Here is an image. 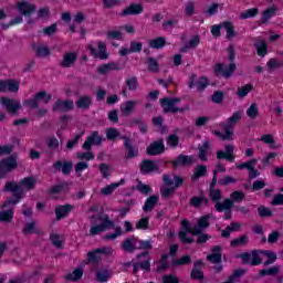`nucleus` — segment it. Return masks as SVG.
Segmentation results:
<instances>
[{"label": "nucleus", "instance_id": "40", "mask_svg": "<svg viewBox=\"0 0 283 283\" xmlns=\"http://www.w3.org/2000/svg\"><path fill=\"white\" fill-rule=\"evenodd\" d=\"M200 45V36L193 35L188 43L181 49V52H187V50H193V48H198Z\"/></svg>", "mask_w": 283, "mask_h": 283}, {"label": "nucleus", "instance_id": "32", "mask_svg": "<svg viewBox=\"0 0 283 283\" xmlns=\"http://www.w3.org/2000/svg\"><path fill=\"white\" fill-rule=\"evenodd\" d=\"M233 201L231 199H226L223 202L218 201L214 205V209H217V211L222 212V211H231V209H233Z\"/></svg>", "mask_w": 283, "mask_h": 283}, {"label": "nucleus", "instance_id": "30", "mask_svg": "<svg viewBox=\"0 0 283 283\" xmlns=\"http://www.w3.org/2000/svg\"><path fill=\"white\" fill-rule=\"evenodd\" d=\"M33 50L36 56H40L41 59H45V56H50L51 54L50 48H48V45L45 44H35L33 46Z\"/></svg>", "mask_w": 283, "mask_h": 283}, {"label": "nucleus", "instance_id": "19", "mask_svg": "<svg viewBox=\"0 0 283 283\" xmlns=\"http://www.w3.org/2000/svg\"><path fill=\"white\" fill-rule=\"evenodd\" d=\"M254 48L259 56L264 57L269 54V43L264 41L262 38H256V42L254 43Z\"/></svg>", "mask_w": 283, "mask_h": 283}, {"label": "nucleus", "instance_id": "22", "mask_svg": "<svg viewBox=\"0 0 283 283\" xmlns=\"http://www.w3.org/2000/svg\"><path fill=\"white\" fill-rule=\"evenodd\" d=\"M2 171H12V169H17V156H10L3 158L1 161Z\"/></svg>", "mask_w": 283, "mask_h": 283}, {"label": "nucleus", "instance_id": "11", "mask_svg": "<svg viewBox=\"0 0 283 283\" xmlns=\"http://www.w3.org/2000/svg\"><path fill=\"white\" fill-rule=\"evenodd\" d=\"M112 253H114V249L111 247L99 248L93 252H88L87 259L92 264H97V262H101V255H112Z\"/></svg>", "mask_w": 283, "mask_h": 283}, {"label": "nucleus", "instance_id": "14", "mask_svg": "<svg viewBox=\"0 0 283 283\" xmlns=\"http://www.w3.org/2000/svg\"><path fill=\"white\" fill-rule=\"evenodd\" d=\"M2 106L6 107L9 114H17L21 109V103L17 99H10L7 97L1 98Z\"/></svg>", "mask_w": 283, "mask_h": 283}, {"label": "nucleus", "instance_id": "51", "mask_svg": "<svg viewBox=\"0 0 283 283\" xmlns=\"http://www.w3.org/2000/svg\"><path fill=\"white\" fill-rule=\"evenodd\" d=\"M165 38H157L149 41V45L154 48L155 50H160V48H165L166 44Z\"/></svg>", "mask_w": 283, "mask_h": 283}, {"label": "nucleus", "instance_id": "63", "mask_svg": "<svg viewBox=\"0 0 283 283\" xmlns=\"http://www.w3.org/2000/svg\"><path fill=\"white\" fill-rule=\"evenodd\" d=\"M255 14H258V9L252 8V9H248L247 11L242 12L241 18L251 19V18L255 17Z\"/></svg>", "mask_w": 283, "mask_h": 283}, {"label": "nucleus", "instance_id": "38", "mask_svg": "<svg viewBox=\"0 0 283 283\" xmlns=\"http://www.w3.org/2000/svg\"><path fill=\"white\" fill-rule=\"evenodd\" d=\"M211 147V142L206 140L201 146H199V158L200 160L207 161V154Z\"/></svg>", "mask_w": 283, "mask_h": 283}, {"label": "nucleus", "instance_id": "17", "mask_svg": "<svg viewBox=\"0 0 283 283\" xmlns=\"http://www.w3.org/2000/svg\"><path fill=\"white\" fill-rule=\"evenodd\" d=\"M234 149L235 147L233 145H226V150H219L217 153L218 160H222V158H224L226 160L233 163V160H235V157L233 156Z\"/></svg>", "mask_w": 283, "mask_h": 283}, {"label": "nucleus", "instance_id": "1", "mask_svg": "<svg viewBox=\"0 0 283 283\" xmlns=\"http://www.w3.org/2000/svg\"><path fill=\"white\" fill-rule=\"evenodd\" d=\"M36 187V178L34 177H25L20 184L17 181H9L4 186V191H11L13 193V198L7 200L1 209V222H12V218H14V207L25 198V189L30 191Z\"/></svg>", "mask_w": 283, "mask_h": 283}, {"label": "nucleus", "instance_id": "29", "mask_svg": "<svg viewBox=\"0 0 283 283\" xmlns=\"http://www.w3.org/2000/svg\"><path fill=\"white\" fill-rule=\"evenodd\" d=\"M221 248L219 245H216L212 248V254L207 256V260L209 262H212V264H219V262H222V254L220 253Z\"/></svg>", "mask_w": 283, "mask_h": 283}, {"label": "nucleus", "instance_id": "52", "mask_svg": "<svg viewBox=\"0 0 283 283\" xmlns=\"http://www.w3.org/2000/svg\"><path fill=\"white\" fill-rule=\"evenodd\" d=\"M61 167H62V172L67 176L70 171H72L73 165L72 163H64V164H62L61 161L55 163V169H61Z\"/></svg>", "mask_w": 283, "mask_h": 283}, {"label": "nucleus", "instance_id": "43", "mask_svg": "<svg viewBox=\"0 0 283 283\" xmlns=\"http://www.w3.org/2000/svg\"><path fill=\"white\" fill-rule=\"evenodd\" d=\"M157 203H158V196H151L146 200L143 207V210L146 212L151 211Z\"/></svg>", "mask_w": 283, "mask_h": 283}, {"label": "nucleus", "instance_id": "13", "mask_svg": "<svg viewBox=\"0 0 283 283\" xmlns=\"http://www.w3.org/2000/svg\"><path fill=\"white\" fill-rule=\"evenodd\" d=\"M21 84L17 80H4L1 82V92H9L10 94H17Z\"/></svg>", "mask_w": 283, "mask_h": 283}, {"label": "nucleus", "instance_id": "44", "mask_svg": "<svg viewBox=\"0 0 283 283\" xmlns=\"http://www.w3.org/2000/svg\"><path fill=\"white\" fill-rule=\"evenodd\" d=\"M224 171H227V168H224V165L218 164L216 169L213 170V178L210 186L211 189H213L216 187V182H218V174H224Z\"/></svg>", "mask_w": 283, "mask_h": 283}, {"label": "nucleus", "instance_id": "21", "mask_svg": "<svg viewBox=\"0 0 283 283\" xmlns=\"http://www.w3.org/2000/svg\"><path fill=\"white\" fill-rule=\"evenodd\" d=\"M74 108V102L73 101H57L54 106V112H70V109Z\"/></svg>", "mask_w": 283, "mask_h": 283}, {"label": "nucleus", "instance_id": "23", "mask_svg": "<svg viewBox=\"0 0 283 283\" xmlns=\"http://www.w3.org/2000/svg\"><path fill=\"white\" fill-rule=\"evenodd\" d=\"M123 185H125V179H120L118 182L111 184V185L102 188L101 193H102V196H112V193H114V191H116V189H118V187H123Z\"/></svg>", "mask_w": 283, "mask_h": 283}, {"label": "nucleus", "instance_id": "24", "mask_svg": "<svg viewBox=\"0 0 283 283\" xmlns=\"http://www.w3.org/2000/svg\"><path fill=\"white\" fill-rule=\"evenodd\" d=\"M136 105H138V101H127L120 105V112L123 116H129L136 109Z\"/></svg>", "mask_w": 283, "mask_h": 283}, {"label": "nucleus", "instance_id": "47", "mask_svg": "<svg viewBox=\"0 0 283 283\" xmlns=\"http://www.w3.org/2000/svg\"><path fill=\"white\" fill-rule=\"evenodd\" d=\"M167 260H169V254H163L161 260L157 263L156 268V271H158V273H161V271H165L167 266H169Z\"/></svg>", "mask_w": 283, "mask_h": 283}, {"label": "nucleus", "instance_id": "39", "mask_svg": "<svg viewBox=\"0 0 283 283\" xmlns=\"http://www.w3.org/2000/svg\"><path fill=\"white\" fill-rule=\"evenodd\" d=\"M122 247H123L124 251L132 253V251H134V249H138V240L126 239Z\"/></svg>", "mask_w": 283, "mask_h": 283}, {"label": "nucleus", "instance_id": "6", "mask_svg": "<svg viewBox=\"0 0 283 283\" xmlns=\"http://www.w3.org/2000/svg\"><path fill=\"white\" fill-rule=\"evenodd\" d=\"M229 56L231 61L229 66L224 64H217L214 67V73L220 76H224V78H229V76H231V74H233L237 69L235 63H233V59H235V54L233 53V50L229 51Z\"/></svg>", "mask_w": 283, "mask_h": 283}, {"label": "nucleus", "instance_id": "10", "mask_svg": "<svg viewBox=\"0 0 283 283\" xmlns=\"http://www.w3.org/2000/svg\"><path fill=\"white\" fill-rule=\"evenodd\" d=\"M49 101H52V95L48 94L45 91H41L32 99L25 101L24 105L36 108L41 103L48 104Z\"/></svg>", "mask_w": 283, "mask_h": 283}, {"label": "nucleus", "instance_id": "54", "mask_svg": "<svg viewBox=\"0 0 283 283\" xmlns=\"http://www.w3.org/2000/svg\"><path fill=\"white\" fill-rule=\"evenodd\" d=\"M51 242L56 249H63V237L59 234H51Z\"/></svg>", "mask_w": 283, "mask_h": 283}, {"label": "nucleus", "instance_id": "35", "mask_svg": "<svg viewBox=\"0 0 283 283\" xmlns=\"http://www.w3.org/2000/svg\"><path fill=\"white\" fill-rule=\"evenodd\" d=\"M123 139H124V145L127 149L128 158H136V156H138V148L132 146V140H129V138L123 137Z\"/></svg>", "mask_w": 283, "mask_h": 283}, {"label": "nucleus", "instance_id": "8", "mask_svg": "<svg viewBox=\"0 0 283 283\" xmlns=\"http://www.w3.org/2000/svg\"><path fill=\"white\" fill-rule=\"evenodd\" d=\"M96 46L94 43L87 44V50L91 52L92 56L95 59H101V61H105L109 59V54L107 53V48L105 46L104 42H96Z\"/></svg>", "mask_w": 283, "mask_h": 283}, {"label": "nucleus", "instance_id": "56", "mask_svg": "<svg viewBox=\"0 0 283 283\" xmlns=\"http://www.w3.org/2000/svg\"><path fill=\"white\" fill-rule=\"evenodd\" d=\"M120 136V133L116 128L106 129V138L107 140H116Z\"/></svg>", "mask_w": 283, "mask_h": 283}, {"label": "nucleus", "instance_id": "26", "mask_svg": "<svg viewBox=\"0 0 283 283\" xmlns=\"http://www.w3.org/2000/svg\"><path fill=\"white\" fill-rule=\"evenodd\" d=\"M76 59H78V55L76 53H65L61 63L62 67H72L73 63H76Z\"/></svg>", "mask_w": 283, "mask_h": 283}, {"label": "nucleus", "instance_id": "46", "mask_svg": "<svg viewBox=\"0 0 283 283\" xmlns=\"http://www.w3.org/2000/svg\"><path fill=\"white\" fill-rule=\"evenodd\" d=\"M76 105L81 109H87V107L92 105V98L90 96H82L78 101H76Z\"/></svg>", "mask_w": 283, "mask_h": 283}, {"label": "nucleus", "instance_id": "31", "mask_svg": "<svg viewBox=\"0 0 283 283\" xmlns=\"http://www.w3.org/2000/svg\"><path fill=\"white\" fill-rule=\"evenodd\" d=\"M70 211H72L71 205L57 206L55 208V214H56L57 220H62V218L67 217Z\"/></svg>", "mask_w": 283, "mask_h": 283}, {"label": "nucleus", "instance_id": "53", "mask_svg": "<svg viewBox=\"0 0 283 283\" xmlns=\"http://www.w3.org/2000/svg\"><path fill=\"white\" fill-rule=\"evenodd\" d=\"M207 174V166H198L196 169H195V172L192 175V180H198V178H202V176H206Z\"/></svg>", "mask_w": 283, "mask_h": 283}, {"label": "nucleus", "instance_id": "57", "mask_svg": "<svg viewBox=\"0 0 283 283\" xmlns=\"http://www.w3.org/2000/svg\"><path fill=\"white\" fill-rule=\"evenodd\" d=\"M249 242L247 235H242L238 239H234L230 242L231 247H244Z\"/></svg>", "mask_w": 283, "mask_h": 283}, {"label": "nucleus", "instance_id": "36", "mask_svg": "<svg viewBox=\"0 0 283 283\" xmlns=\"http://www.w3.org/2000/svg\"><path fill=\"white\" fill-rule=\"evenodd\" d=\"M261 255H262L263 260H266L264 262L265 266H269V264H273L275 262V260H277V255L273 251L262 250Z\"/></svg>", "mask_w": 283, "mask_h": 283}, {"label": "nucleus", "instance_id": "34", "mask_svg": "<svg viewBox=\"0 0 283 283\" xmlns=\"http://www.w3.org/2000/svg\"><path fill=\"white\" fill-rule=\"evenodd\" d=\"M112 70H119V66L116 62H111L97 66L98 74H108L109 72H112Z\"/></svg>", "mask_w": 283, "mask_h": 283}, {"label": "nucleus", "instance_id": "12", "mask_svg": "<svg viewBox=\"0 0 283 283\" xmlns=\"http://www.w3.org/2000/svg\"><path fill=\"white\" fill-rule=\"evenodd\" d=\"M15 8L22 17H32L36 12V6L28 0L19 1Z\"/></svg>", "mask_w": 283, "mask_h": 283}, {"label": "nucleus", "instance_id": "33", "mask_svg": "<svg viewBox=\"0 0 283 283\" xmlns=\"http://www.w3.org/2000/svg\"><path fill=\"white\" fill-rule=\"evenodd\" d=\"M275 14H277V8L270 7L268 10L261 13L262 23H268L271 19H273V17H275Z\"/></svg>", "mask_w": 283, "mask_h": 283}, {"label": "nucleus", "instance_id": "25", "mask_svg": "<svg viewBox=\"0 0 283 283\" xmlns=\"http://www.w3.org/2000/svg\"><path fill=\"white\" fill-rule=\"evenodd\" d=\"M196 163V158L193 156H185L180 155L172 161L174 167H180L182 165H192Z\"/></svg>", "mask_w": 283, "mask_h": 283}, {"label": "nucleus", "instance_id": "20", "mask_svg": "<svg viewBox=\"0 0 283 283\" xmlns=\"http://www.w3.org/2000/svg\"><path fill=\"white\" fill-rule=\"evenodd\" d=\"M146 151L148 156H158V154L165 151V144H163V140L155 142L147 147Z\"/></svg>", "mask_w": 283, "mask_h": 283}, {"label": "nucleus", "instance_id": "49", "mask_svg": "<svg viewBox=\"0 0 283 283\" xmlns=\"http://www.w3.org/2000/svg\"><path fill=\"white\" fill-rule=\"evenodd\" d=\"M253 90V85L251 84H245L243 86H241L239 90H238V93L237 95L239 96V98H244L245 96L249 95V93Z\"/></svg>", "mask_w": 283, "mask_h": 283}, {"label": "nucleus", "instance_id": "37", "mask_svg": "<svg viewBox=\"0 0 283 283\" xmlns=\"http://www.w3.org/2000/svg\"><path fill=\"white\" fill-rule=\"evenodd\" d=\"M200 269H202V261H197L193 270L191 271V277L193 280H202V277H205V274H202Z\"/></svg>", "mask_w": 283, "mask_h": 283}, {"label": "nucleus", "instance_id": "9", "mask_svg": "<svg viewBox=\"0 0 283 283\" xmlns=\"http://www.w3.org/2000/svg\"><path fill=\"white\" fill-rule=\"evenodd\" d=\"M161 107L165 113L171 112L175 114V112H185L184 108H180L178 105H180V98H171L166 97L164 99H160Z\"/></svg>", "mask_w": 283, "mask_h": 283}, {"label": "nucleus", "instance_id": "15", "mask_svg": "<svg viewBox=\"0 0 283 283\" xmlns=\"http://www.w3.org/2000/svg\"><path fill=\"white\" fill-rule=\"evenodd\" d=\"M209 85V80L207 77H200L198 75H191L189 81V87H196L199 92H202Z\"/></svg>", "mask_w": 283, "mask_h": 283}, {"label": "nucleus", "instance_id": "2", "mask_svg": "<svg viewBox=\"0 0 283 283\" xmlns=\"http://www.w3.org/2000/svg\"><path fill=\"white\" fill-rule=\"evenodd\" d=\"M213 218L211 214H206L198 219L197 226L192 229L189 228V220L185 219L181 221V230L179 231V238L185 244H191L193 238L191 235H200L205 229L209 227V220Z\"/></svg>", "mask_w": 283, "mask_h": 283}, {"label": "nucleus", "instance_id": "28", "mask_svg": "<svg viewBox=\"0 0 283 283\" xmlns=\"http://www.w3.org/2000/svg\"><path fill=\"white\" fill-rule=\"evenodd\" d=\"M143 7L140 4L132 3L123 11V17L143 14Z\"/></svg>", "mask_w": 283, "mask_h": 283}, {"label": "nucleus", "instance_id": "3", "mask_svg": "<svg viewBox=\"0 0 283 283\" xmlns=\"http://www.w3.org/2000/svg\"><path fill=\"white\" fill-rule=\"evenodd\" d=\"M112 227H114V222L109 221V217H107V214H98L92 218L90 234L98 235L99 233H103V231L112 229Z\"/></svg>", "mask_w": 283, "mask_h": 283}, {"label": "nucleus", "instance_id": "64", "mask_svg": "<svg viewBox=\"0 0 283 283\" xmlns=\"http://www.w3.org/2000/svg\"><path fill=\"white\" fill-rule=\"evenodd\" d=\"M273 207H280L283 206V195L279 193L273 197V200L271 202Z\"/></svg>", "mask_w": 283, "mask_h": 283}, {"label": "nucleus", "instance_id": "7", "mask_svg": "<svg viewBox=\"0 0 283 283\" xmlns=\"http://www.w3.org/2000/svg\"><path fill=\"white\" fill-rule=\"evenodd\" d=\"M240 258L243 264H250L251 266H258L263 262L262 250H254L250 253L245 252Z\"/></svg>", "mask_w": 283, "mask_h": 283}, {"label": "nucleus", "instance_id": "18", "mask_svg": "<svg viewBox=\"0 0 283 283\" xmlns=\"http://www.w3.org/2000/svg\"><path fill=\"white\" fill-rule=\"evenodd\" d=\"M102 140H103V137L98 135V132H94L84 142L83 149H86L87 151H90V149H92V145H101Z\"/></svg>", "mask_w": 283, "mask_h": 283}, {"label": "nucleus", "instance_id": "62", "mask_svg": "<svg viewBox=\"0 0 283 283\" xmlns=\"http://www.w3.org/2000/svg\"><path fill=\"white\" fill-rule=\"evenodd\" d=\"M39 19H50V8L43 7L38 11Z\"/></svg>", "mask_w": 283, "mask_h": 283}, {"label": "nucleus", "instance_id": "48", "mask_svg": "<svg viewBox=\"0 0 283 283\" xmlns=\"http://www.w3.org/2000/svg\"><path fill=\"white\" fill-rule=\"evenodd\" d=\"M221 28L227 32V39H233L235 36V31L233 30V24L231 22H223Z\"/></svg>", "mask_w": 283, "mask_h": 283}, {"label": "nucleus", "instance_id": "60", "mask_svg": "<svg viewBox=\"0 0 283 283\" xmlns=\"http://www.w3.org/2000/svg\"><path fill=\"white\" fill-rule=\"evenodd\" d=\"M279 271H280V266H273L270 269L261 270L260 275H277Z\"/></svg>", "mask_w": 283, "mask_h": 283}, {"label": "nucleus", "instance_id": "41", "mask_svg": "<svg viewBox=\"0 0 283 283\" xmlns=\"http://www.w3.org/2000/svg\"><path fill=\"white\" fill-rule=\"evenodd\" d=\"M242 224L232 222L230 226H228L222 232L221 235L222 238H229L233 231H240V228Z\"/></svg>", "mask_w": 283, "mask_h": 283}, {"label": "nucleus", "instance_id": "27", "mask_svg": "<svg viewBox=\"0 0 283 283\" xmlns=\"http://www.w3.org/2000/svg\"><path fill=\"white\" fill-rule=\"evenodd\" d=\"M142 174H151L154 171H158V165L151 160H144L140 165Z\"/></svg>", "mask_w": 283, "mask_h": 283}, {"label": "nucleus", "instance_id": "45", "mask_svg": "<svg viewBox=\"0 0 283 283\" xmlns=\"http://www.w3.org/2000/svg\"><path fill=\"white\" fill-rule=\"evenodd\" d=\"M247 116L254 120L256 116H260V108L258 104H251L250 107L247 109Z\"/></svg>", "mask_w": 283, "mask_h": 283}, {"label": "nucleus", "instance_id": "58", "mask_svg": "<svg viewBox=\"0 0 283 283\" xmlns=\"http://www.w3.org/2000/svg\"><path fill=\"white\" fill-rule=\"evenodd\" d=\"M202 202H206V205H207V202H208V199L205 198L203 196H201V197H192V198L190 199V205H191L192 207H200V205H202Z\"/></svg>", "mask_w": 283, "mask_h": 283}, {"label": "nucleus", "instance_id": "59", "mask_svg": "<svg viewBox=\"0 0 283 283\" xmlns=\"http://www.w3.org/2000/svg\"><path fill=\"white\" fill-rule=\"evenodd\" d=\"M193 12H196V3L193 2H187L185 4V14L188 17H193Z\"/></svg>", "mask_w": 283, "mask_h": 283}, {"label": "nucleus", "instance_id": "50", "mask_svg": "<svg viewBox=\"0 0 283 283\" xmlns=\"http://www.w3.org/2000/svg\"><path fill=\"white\" fill-rule=\"evenodd\" d=\"M23 233L30 235V233H39V228L34 221H31L24 226Z\"/></svg>", "mask_w": 283, "mask_h": 283}, {"label": "nucleus", "instance_id": "4", "mask_svg": "<svg viewBox=\"0 0 283 283\" xmlns=\"http://www.w3.org/2000/svg\"><path fill=\"white\" fill-rule=\"evenodd\" d=\"M164 182L166 187H161L160 192L164 198H168V196H171L182 185L184 179L180 176H174L171 178L169 175H164Z\"/></svg>", "mask_w": 283, "mask_h": 283}, {"label": "nucleus", "instance_id": "16", "mask_svg": "<svg viewBox=\"0 0 283 283\" xmlns=\"http://www.w3.org/2000/svg\"><path fill=\"white\" fill-rule=\"evenodd\" d=\"M258 164V159L249 160L248 163L237 165V169H248L250 178H258L260 174L255 170V165Z\"/></svg>", "mask_w": 283, "mask_h": 283}, {"label": "nucleus", "instance_id": "61", "mask_svg": "<svg viewBox=\"0 0 283 283\" xmlns=\"http://www.w3.org/2000/svg\"><path fill=\"white\" fill-rule=\"evenodd\" d=\"M147 65H148V70L150 72H158L159 67H158V62L156 61V59L154 57H149L147 60Z\"/></svg>", "mask_w": 283, "mask_h": 283}, {"label": "nucleus", "instance_id": "5", "mask_svg": "<svg viewBox=\"0 0 283 283\" xmlns=\"http://www.w3.org/2000/svg\"><path fill=\"white\" fill-rule=\"evenodd\" d=\"M240 118H242V114L240 112L233 113V115L228 119V125H223L224 134L219 130H214V136L222 138V140H233V125H235Z\"/></svg>", "mask_w": 283, "mask_h": 283}, {"label": "nucleus", "instance_id": "42", "mask_svg": "<svg viewBox=\"0 0 283 283\" xmlns=\"http://www.w3.org/2000/svg\"><path fill=\"white\" fill-rule=\"evenodd\" d=\"M83 277V268L75 269L72 273L66 275L69 282H76Z\"/></svg>", "mask_w": 283, "mask_h": 283}, {"label": "nucleus", "instance_id": "55", "mask_svg": "<svg viewBox=\"0 0 283 283\" xmlns=\"http://www.w3.org/2000/svg\"><path fill=\"white\" fill-rule=\"evenodd\" d=\"M96 277L98 282H107V280L112 277V274H109V271L107 270H101L96 273Z\"/></svg>", "mask_w": 283, "mask_h": 283}]
</instances>
